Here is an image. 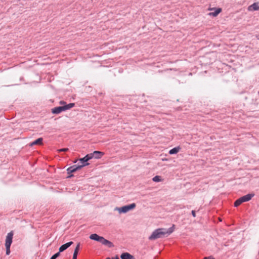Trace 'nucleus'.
Listing matches in <instances>:
<instances>
[{
  "label": "nucleus",
  "instance_id": "obj_1",
  "mask_svg": "<svg viewBox=\"0 0 259 259\" xmlns=\"http://www.w3.org/2000/svg\"><path fill=\"white\" fill-rule=\"evenodd\" d=\"M90 238L92 240L98 241L103 245H106L109 248L114 247V244L111 241L106 239L103 237L100 236L97 234H92L90 236Z\"/></svg>",
  "mask_w": 259,
  "mask_h": 259
},
{
  "label": "nucleus",
  "instance_id": "obj_2",
  "mask_svg": "<svg viewBox=\"0 0 259 259\" xmlns=\"http://www.w3.org/2000/svg\"><path fill=\"white\" fill-rule=\"evenodd\" d=\"M166 234L164 228H158L155 230L151 235L149 237V239L153 240L158 238H162Z\"/></svg>",
  "mask_w": 259,
  "mask_h": 259
},
{
  "label": "nucleus",
  "instance_id": "obj_3",
  "mask_svg": "<svg viewBox=\"0 0 259 259\" xmlns=\"http://www.w3.org/2000/svg\"><path fill=\"white\" fill-rule=\"evenodd\" d=\"M254 194L249 193L246 195L243 196L240 198L237 199L234 202V206L238 207L243 202H247L251 199V198L254 196Z\"/></svg>",
  "mask_w": 259,
  "mask_h": 259
},
{
  "label": "nucleus",
  "instance_id": "obj_4",
  "mask_svg": "<svg viewBox=\"0 0 259 259\" xmlns=\"http://www.w3.org/2000/svg\"><path fill=\"white\" fill-rule=\"evenodd\" d=\"M83 166H84V164H79V163H78L77 164L73 165L68 167L67 169V174L70 175L68 176V178L72 177L73 176V175H70L71 174L80 169L81 168H82Z\"/></svg>",
  "mask_w": 259,
  "mask_h": 259
},
{
  "label": "nucleus",
  "instance_id": "obj_5",
  "mask_svg": "<svg viewBox=\"0 0 259 259\" xmlns=\"http://www.w3.org/2000/svg\"><path fill=\"white\" fill-rule=\"evenodd\" d=\"M136 206V204L133 203L130 205H125L121 207H117L116 209L118 210L119 213H126L128 211L135 208Z\"/></svg>",
  "mask_w": 259,
  "mask_h": 259
},
{
  "label": "nucleus",
  "instance_id": "obj_6",
  "mask_svg": "<svg viewBox=\"0 0 259 259\" xmlns=\"http://www.w3.org/2000/svg\"><path fill=\"white\" fill-rule=\"evenodd\" d=\"M14 235V233L13 231H11L9 232L6 238V242L5 246H11L13 241V237Z\"/></svg>",
  "mask_w": 259,
  "mask_h": 259
},
{
  "label": "nucleus",
  "instance_id": "obj_7",
  "mask_svg": "<svg viewBox=\"0 0 259 259\" xmlns=\"http://www.w3.org/2000/svg\"><path fill=\"white\" fill-rule=\"evenodd\" d=\"M91 159V155H90V154H88L86 155L84 157L82 158H80L79 159V164H84V166L88 165L89 163L88 162V161Z\"/></svg>",
  "mask_w": 259,
  "mask_h": 259
},
{
  "label": "nucleus",
  "instance_id": "obj_8",
  "mask_svg": "<svg viewBox=\"0 0 259 259\" xmlns=\"http://www.w3.org/2000/svg\"><path fill=\"white\" fill-rule=\"evenodd\" d=\"M90 155H91V159L93 158L100 159L104 155V153L99 151H95L93 153H90Z\"/></svg>",
  "mask_w": 259,
  "mask_h": 259
},
{
  "label": "nucleus",
  "instance_id": "obj_9",
  "mask_svg": "<svg viewBox=\"0 0 259 259\" xmlns=\"http://www.w3.org/2000/svg\"><path fill=\"white\" fill-rule=\"evenodd\" d=\"M73 242L72 241H70L69 242H67L64 244H63L62 245L59 250V253L60 254V252H63V251L65 250L66 249H67L69 247H70L72 244H73Z\"/></svg>",
  "mask_w": 259,
  "mask_h": 259
},
{
  "label": "nucleus",
  "instance_id": "obj_10",
  "mask_svg": "<svg viewBox=\"0 0 259 259\" xmlns=\"http://www.w3.org/2000/svg\"><path fill=\"white\" fill-rule=\"evenodd\" d=\"M247 9L249 11L258 10L259 9L258 3H254L252 5L249 6Z\"/></svg>",
  "mask_w": 259,
  "mask_h": 259
},
{
  "label": "nucleus",
  "instance_id": "obj_11",
  "mask_svg": "<svg viewBox=\"0 0 259 259\" xmlns=\"http://www.w3.org/2000/svg\"><path fill=\"white\" fill-rule=\"evenodd\" d=\"M62 111H64L63 106H58L55 107L52 109V112L53 114H59Z\"/></svg>",
  "mask_w": 259,
  "mask_h": 259
},
{
  "label": "nucleus",
  "instance_id": "obj_12",
  "mask_svg": "<svg viewBox=\"0 0 259 259\" xmlns=\"http://www.w3.org/2000/svg\"><path fill=\"white\" fill-rule=\"evenodd\" d=\"M120 258L121 259H135L134 256L128 252L122 253L120 255Z\"/></svg>",
  "mask_w": 259,
  "mask_h": 259
},
{
  "label": "nucleus",
  "instance_id": "obj_13",
  "mask_svg": "<svg viewBox=\"0 0 259 259\" xmlns=\"http://www.w3.org/2000/svg\"><path fill=\"white\" fill-rule=\"evenodd\" d=\"M42 141L43 139L42 138H39L36 139V140L34 141L33 142H31V143H30V146H33L35 145H41L42 144Z\"/></svg>",
  "mask_w": 259,
  "mask_h": 259
},
{
  "label": "nucleus",
  "instance_id": "obj_14",
  "mask_svg": "<svg viewBox=\"0 0 259 259\" xmlns=\"http://www.w3.org/2000/svg\"><path fill=\"white\" fill-rule=\"evenodd\" d=\"M80 243H78L74 249L72 258H77V254L79 249Z\"/></svg>",
  "mask_w": 259,
  "mask_h": 259
},
{
  "label": "nucleus",
  "instance_id": "obj_15",
  "mask_svg": "<svg viewBox=\"0 0 259 259\" xmlns=\"http://www.w3.org/2000/svg\"><path fill=\"white\" fill-rule=\"evenodd\" d=\"M75 106V104L74 103H71L65 105L64 106H62L64 111L67 110L68 109H71Z\"/></svg>",
  "mask_w": 259,
  "mask_h": 259
},
{
  "label": "nucleus",
  "instance_id": "obj_16",
  "mask_svg": "<svg viewBox=\"0 0 259 259\" xmlns=\"http://www.w3.org/2000/svg\"><path fill=\"white\" fill-rule=\"evenodd\" d=\"M179 147H175L169 150V154L171 155L177 154L179 152Z\"/></svg>",
  "mask_w": 259,
  "mask_h": 259
},
{
  "label": "nucleus",
  "instance_id": "obj_17",
  "mask_svg": "<svg viewBox=\"0 0 259 259\" xmlns=\"http://www.w3.org/2000/svg\"><path fill=\"white\" fill-rule=\"evenodd\" d=\"M222 11L221 8H218L215 10L214 12L210 13L209 14L210 16H212L214 17L217 16Z\"/></svg>",
  "mask_w": 259,
  "mask_h": 259
},
{
  "label": "nucleus",
  "instance_id": "obj_18",
  "mask_svg": "<svg viewBox=\"0 0 259 259\" xmlns=\"http://www.w3.org/2000/svg\"><path fill=\"white\" fill-rule=\"evenodd\" d=\"M174 225H173L171 227H170L167 230L165 229V232H166V234L169 235L172 233L174 230Z\"/></svg>",
  "mask_w": 259,
  "mask_h": 259
},
{
  "label": "nucleus",
  "instance_id": "obj_19",
  "mask_svg": "<svg viewBox=\"0 0 259 259\" xmlns=\"http://www.w3.org/2000/svg\"><path fill=\"white\" fill-rule=\"evenodd\" d=\"M152 180L155 182H159L161 181V177L159 176H156L152 178Z\"/></svg>",
  "mask_w": 259,
  "mask_h": 259
},
{
  "label": "nucleus",
  "instance_id": "obj_20",
  "mask_svg": "<svg viewBox=\"0 0 259 259\" xmlns=\"http://www.w3.org/2000/svg\"><path fill=\"white\" fill-rule=\"evenodd\" d=\"M59 255H60L59 252H57L55 254H54L53 255H52V257L50 258V259H56Z\"/></svg>",
  "mask_w": 259,
  "mask_h": 259
},
{
  "label": "nucleus",
  "instance_id": "obj_21",
  "mask_svg": "<svg viewBox=\"0 0 259 259\" xmlns=\"http://www.w3.org/2000/svg\"><path fill=\"white\" fill-rule=\"evenodd\" d=\"M6 248V254L9 255L10 253V247L11 246H5Z\"/></svg>",
  "mask_w": 259,
  "mask_h": 259
},
{
  "label": "nucleus",
  "instance_id": "obj_22",
  "mask_svg": "<svg viewBox=\"0 0 259 259\" xmlns=\"http://www.w3.org/2000/svg\"><path fill=\"white\" fill-rule=\"evenodd\" d=\"M68 150V148H62V149H60L59 150H58V152H66Z\"/></svg>",
  "mask_w": 259,
  "mask_h": 259
},
{
  "label": "nucleus",
  "instance_id": "obj_23",
  "mask_svg": "<svg viewBox=\"0 0 259 259\" xmlns=\"http://www.w3.org/2000/svg\"><path fill=\"white\" fill-rule=\"evenodd\" d=\"M191 213H192V215H193V217H196V213H195V210H192Z\"/></svg>",
  "mask_w": 259,
  "mask_h": 259
},
{
  "label": "nucleus",
  "instance_id": "obj_24",
  "mask_svg": "<svg viewBox=\"0 0 259 259\" xmlns=\"http://www.w3.org/2000/svg\"><path fill=\"white\" fill-rule=\"evenodd\" d=\"M203 259H214L212 256L205 257Z\"/></svg>",
  "mask_w": 259,
  "mask_h": 259
},
{
  "label": "nucleus",
  "instance_id": "obj_25",
  "mask_svg": "<svg viewBox=\"0 0 259 259\" xmlns=\"http://www.w3.org/2000/svg\"><path fill=\"white\" fill-rule=\"evenodd\" d=\"M60 103L61 104H65V102L64 101H60Z\"/></svg>",
  "mask_w": 259,
  "mask_h": 259
},
{
  "label": "nucleus",
  "instance_id": "obj_26",
  "mask_svg": "<svg viewBox=\"0 0 259 259\" xmlns=\"http://www.w3.org/2000/svg\"><path fill=\"white\" fill-rule=\"evenodd\" d=\"M115 259H119L118 257H116Z\"/></svg>",
  "mask_w": 259,
  "mask_h": 259
},
{
  "label": "nucleus",
  "instance_id": "obj_27",
  "mask_svg": "<svg viewBox=\"0 0 259 259\" xmlns=\"http://www.w3.org/2000/svg\"><path fill=\"white\" fill-rule=\"evenodd\" d=\"M106 259H110V257H107Z\"/></svg>",
  "mask_w": 259,
  "mask_h": 259
},
{
  "label": "nucleus",
  "instance_id": "obj_28",
  "mask_svg": "<svg viewBox=\"0 0 259 259\" xmlns=\"http://www.w3.org/2000/svg\"><path fill=\"white\" fill-rule=\"evenodd\" d=\"M72 259H77V258H72Z\"/></svg>",
  "mask_w": 259,
  "mask_h": 259
}]
</instances>
